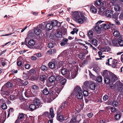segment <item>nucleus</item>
<instances>
[{"label": "nucleus", "instance_id": "79ce46f5", "mask_svg": "<svg viewBox=\"0 0 123 123\" xmlns=\"http://www.w3.org/2000/svg\"><path fill=\"white\" fill-rule=\"evenodd\" d=\"M5 86H6L7 88H9L12 87V83L8 82L6 83Z\"/></svg>", "mask_w": 123, "mask_h": 123}, {"label": "nucleus", "instance_id": "c03bdc74", "mask_svg": "<svg viewBox=\"0 0 123 123\" xmlns=\"http://www.w3.org/2000/svg\"><path fill=\"white\" fill-rule=\"evenodd\" d=\"M112 58H111L109 59H108L107 61V62H106V65H111V64H110V63H111V62H112Z\"/></svg>", "mask_w": 123, "mask_h": 123}, {"label": "nucleus", "instance_id": "3c124183", "mask_svg": "<svg viewBox=\"0 0 123 123\" xmlns=\"http://www.w3.org/2000/svg\"><path fill=\"white\" fill-rule=\"evenodd\" d=\"M76 119V118L75 117L73 118L70 121L69 123H78V121Z\"/></svg>", "mask_w": 123, "mask_h": 123}, {"label": "nucleus", "instance_id": "f704fd0d", "mask_svg": "<svg viewBox=\"0 0 123 123\" xmlns=\"http://www.w3.org/2000/svg\"><path fill=\"white\" fill-rule=\"evenodd\" d=\"M112 44L114 46H119L118 40L117 41L115 40H113L112 41Z\"/></svg>", "mask_w": 123, "mask_h": 123}, {"label": "nucleus", "instance_id": "ea45409f", "mask_svg": "<svg viewBox=\"0 0 123 123\" xmlns=\"http://www.w3.org/2000/svg\"><path fill=\"white\" fill-rule=\"evenodd\" d=\"M51 25L53 26H55L57 25V22L56 20H53L51 21Z\"/></svg>", "mask_w": 123, "mask_h": 123}, {"label": "nucleus", "instance_id": "09e8293b", "mask_svg": "<svg viewBox=\"0 0 123 123\" xmlns=\"http://www.w3.org/2000/svg\"><path fill=\"white\" fill-rule=\"evenodd\" d=\"M112 105L113 106L117 107L118 106L119 102L115 100L113 102Z\"/></svg>", "mask_w": 123, "mask_h": 123}, {"label": "nucleus", "instance_id": "680f3d73", "mask_svg": "<svg viewBox=\"0 0 123 123\" xmlns=\"http://www.w3.org/2000/svg\"><path fill=\"white\" fill-rule=\"evenodd\" d=\"M10 98L11 100H13L16 99V96L14 95H12L10 96Z\"/></svg>", "mask_w": 123, "mask_h": 123}, {"label": "nucleus", "instance_id": "f3484780", "mask_svg": "<svg viewBox=\"0 0 123 123\" xmlns=\"http://www.w3.org/2000/svg\"><path fill=\"white\" fill-rule=\"evenodd\" d=\"M56 52V50L55 49H50L48 50L46 53L47 54L52 55L55 53Z\"/></svg>", "mask_w": 123, "mask_h": 123}, {"label": "nucleus", "instance_id": "864d4df0", "mask_svg": "<svg viewBox=\"0 0 123 123\" xmlns=\"http://www.w3.org/2000/svg\"><path fill=\"white\" fill-rule=\"evenodd\" d=\"M41 68L42 70L44 71H46L48 69L47 67L44 65H42L41 67Z\"/></svg>", "mask_w": 123, "mask_h": 123}, {"label": "nucleus", "instance_id": "dca6fc26", "mask_svg": "<svg viewBox=\"0 0 123 123\" xmlns=\"http://www.w3.org/2000/svg\"><path fill=\"white\" fill-rule=\"evenodd\" d=\"M94 34L93 31L92 30H90L88 33L87 36L90 39L92 38Z\"/></svg>", "mask_w": 123, "mask_h": 123}, {"label": "nucleus", "instance_id": "7ed1b4c3", "mask_svg": "<svg viewBox=\"0 0 123 123\" xmlns=\"http://www.w3.org/2000/svg\"><path fill=\"white\" fill-rule=\"evenodd\" d=\"M49 113L48 112H46L44 113L43 115L46 117H47L49 119H50V117L52 118H53L54 117V111L53 109L52 108H50L49 110Z\"/></svg>", "mask_w": 123, "mask_h": 123}, {"label": "nucleus", "instance_id": "a18cd8bd", "mask_svg": "<svg viewBox=\"0 0 123 123\" xmlns=\"http://www.w3.org/2000/svg\"><path fill=\"white\" fill-rule=\"evenodd\" d=\"M121 117V115L120 114H117L115 115V118L116 120H118Z\"/></svg>", "mask_w": 123, "mask_h": 123}, {"label": "nucleus", "instance_id": "9d476101", "mask_svg": "<svg viewBox=\"0 0 123 123\" xmlns=\"http://www.w3.org/2000/svg\"><path fill=\"white\" fill-rule=\"evenodd\" d=\"M61 91V89L59 88H57L55 89V92L53 91V93L52 94V96H53L52 97H53L54 99L57 97Z\"/></svg>", "mask_w": 123, "mask_h": 123}, {"label": "nucleus", "instance_id": "f8f14e48", "mask_svg": "<svg viewBox=\"0 0 123 123\" xmlns=\"http://www.w3.org/2000/svg\"><path fill=\"white\" fill-rule=\"evenodd\" d=\"M86 18L84 16H81L80 18H79L78 20V23L80 24H81L86 21Z\"/></svg>", "mask_w": 123, "mask_h": 123}, {"label": "nucleus", "instance_id": "1a4fd4ad", "mask_svg": "<svg viewBox=\"0 0 123 123\" xmlns=\"http://www.w3.org/2000/svg\"><path fill=\"white\" fill-rule=\"evenodd\" d=\"M62 112H60L57 114V119L59 121H62L64 119V117L63 116Z\"/></svg>", "mask_w": 123, "mask_h": 123}, {"label": "nucleus", "instance_id": "473e14b6", "mask_svg": "<svg viewBox=\"0 0 123 123\" xmlns=\"http://www.w3.org/2000/svg\"><path fill=\"white\" fill-rule=\"evenodd\" d=\"M94 29L95 31L98 33H99V32L101 30V27L98 25L95 26Z\"/></svg>", "mask_w": 123, "mask_h": 123}, {"label": "nucleus", "instance_id": "2eb2a0df", "mask_svg": "<svg viewBox=\"0 0 123 123\" xmlns=\"http://www.w3.org/2000/svg\"><path fill=\"white\" fill-rule=\"evenodd\" d=\"M109 77L111 81L114 82H115L117 79L116 76L112 73H111Z\"/></svg>", "mask_w": 123, "mask_h": 123}, {"label": "nucleus", "instance_id": "6ab92c4d", "mask_svg": "<svg viewBox=\"0 0 123 123\" xmlns=\"http://www.w3.org/2000/svg\"><path fill=\"white\" fill-rule=\"evenodd\" d=\"M25 96L27 98L33 97V94L31 91H26L25 93Z\"/></svg>", "mask_w": 123, "mask_h": 123}, {"label": "nucleus", "instance_id": "4d7b16f0", "mask_svg": "<svg viewBox=\"0 0 123 123\" xmlns=\"http://www.w3.org/2000/svg\"><path fill=\"white\" fill-rule=\"evenodd\" d=\"M66 79H65V78H64L60 82L61 84L62 85H64L66 82Z\"/></svg>", "mask_w": 123, "mask_h": 123}, {"label": "nucleus", "instance_id": "412c9836", "mask_svg": "<svg viewBox=\"0 0 123 123\" xmlns=\"http://www.w3.org/2000/svg\"><path fill=\"white\" fill-rule=\"evenodd\" d=\"M24 114L23 113L20 114L18 117V119L17 120V121L20 122L22 121L24 119Z\"/></svg>", "mask_w": 123, "mask_h": 123}, {"label": "nucleus", "instance_id": "bf43d9fd", "mask_svg": "<svg viewBox=\"0 0 123 123\" xmlns=\"http://www.w3.org/2000/svg\"><path fill=\"white\" fill-rule=\"evenodd\" d=\"M99 10L101 12H104L105 11L106 9L104 7L102 6L100 8Z\"/></svg>", "mask_w": 123, "mask_h": 123}, {"label": "nucleus", "instance_id": "a19ab883", "mask_svg": "<svg viewBox=\"0 0 123 123\" xmlns=\"http://www.w3.org/2000/svg\"><path fill=\"white\" fill-rule=\"evenodd\" d=\"M63 78V77L60 75H58L56 76L55 80L57 81H59Z\"/></svg>", "mask_w": 123, "mask_h": 123}, {"label": "nucleus", "instance_id": "f03ea898", "mask_svg": "<svg viewBox=\"0 0 123 123\" xmlns=\"http://www.w3.org/2000/svg\"><path fill=\"white\" fill-rule=\"evenodd\" d=\"M10 91L9 89L5 87V85L2 87L0 91V94L4 97L8 96L10 95Z\"/></svg>", "mask_w": 123, "mask_h": 123}, {"label": "nucleus", "instance_id": "4be33fe9", "mask_svg": "<svg viewBox=\"0 0 123 123\" xmlns=\"http://www.w3.org/2000/svg\"><path fill=\"white\" fill-rule=\"evenodd\" d=\"M117 62V61L115 59L112 60V63L111 64L113 68H115L116 67Z\"/></svg>", "mask_w": 123, "mask_h": 123}, {"label": "nucleus", "instance_id": "37998d69", "mask_svg": "<svg viewBox=\"0 0 123 123\" xmlns=\"http://www.w3.org/2000/svg\"><path fill=\"white\" fill-rule=\"evenodd\" d=\"M34 32L37 35H39L41 32L40 30L38 28H37L34 30Z\"/></svg>", "mask_w": 123, "mask_h": 123}, {"label": "nucleus", "instance_id": "423d86ee", "mask_svg": "<svg viewBox=\"0 0 123 123\" xmlns=\"http://www.w3.org/2000/svg\"><path fill=\"white\" fill-rule=\"evenodd\" d=\"M51 88L48 89L46 87L43 90V93L45 95H48L49 94L52 96V94L53 93V91Z\"/></svg>", "mask_w": 123, "mask_h": 123}, {"label": "nucleus", "instance_id": "a878e982", "mask_svg": "<svg viewBox=\"0 0 123 123\" xmlns=\"http://www.w3.org/2000/svg\"><path fill=\"white\" fill-rule=\"evenodd\" d=\"M29 108L30 109V111H33L37 108V107L34 104H31L29 106Z\"/></svg>", "mask_w": 123, "mask_h": 123}, {"label": "nucleus", "instance_id": "4468645a", "mask_svg": "<svg viewBox=\"0 0 123 123\" xmlns=\"http://www.w3.org/2000/svg\"><path fill=\"white\" fill-rule=\"evenodd\" d=\"M56 61L53 62H50L49 63V68L51 69L55 68H56Z\"/></svg>", "mask_w": 123, "mask_h": 123}, {"label": "nucleus", "instance_id": "c756f323", "mask_svg": "<svg viewBox=\"0 0 123 123\" xmlns=\"http://www.w3.org/2000/svg\"><path fill=\"white\" fill-rule=\"evenodd\" d=\"M49 80L50 83H52L55 81V77L53 76H51L49 78Z\"/></svg>", "mask_w": 123, "mask_h": 123}, {"label": "nucleus", "instance_id": "13d9d810", "mask_svg": "<svg viewBox=\"0 0 123 123\" xmlns=\"http://www.w3.org/2000/svg\"><path fill=\"white\" fill-rule=\"evenodd\" d=\"M32 88L35 90H39V88L36 85H34L32 86Z\"/></svg>", "mask_w": 123, "mask_h": 123}, {"label": "nucleus", "instance_id": "338daca9", "mask_svg": "<svg viewBox=\"0 0 123 123\" xmlns=\"http://www.w3.org/2000/svg\"><path fill=\"white\" fill-rule=\"evenodd\" d=\"M54 45L53 43H51L49 44L48 45V47L50 48H51L53 47Z\"/></svg>", "mask_w": 123, "mask_h": 123}, {"label": "nucleus", "instance_id": "0e129e2a", "mask_svg": "<svg viewBox=\"0 0 123 123\" xmlns=\"http://www.w3.org/2000/svg\"><path fill=\"white\" fill-rule=\"evenodd\" d=\"M112 17L113 18L116 19H117L118 17V15L117 13H114V14L112 15Z\"/></svg>", "mask_w": 123, "mask_h": 123}, {"label": "nucleus", "instance_id": "20e7f679", "mask_svg": "<svg viewBox=\"0 0 123 123\" xmlns=\"http://www.w3.org/2000/svg\"><path fill=\"white\" fill-rule=\"evenodd\" d=\"M114 85L119 92H121L122 91L123 89V84L120 81H117L115 84Z\"/></svg>", "mask_w": 123, "mask_h": 123}, {"label": "nucleus", "instance_id": "603ef678", "mask_svg": "<svg viewBox=\"0 0 123 123\" xmlns=\"http://www.w3.org/2000/svg\"><path fill=\"white\" fill-rule=\"evenodd\" d=\"M1 108L3 110H5L7 108V106L6 104L4 103H2L1 106Z\"/></svg>", "mask_w": 123, "mask_h": 123}, {"label": "nucleus", "instance_id": "7c9ffc66", "mask_svg": "<svg viewBox=\"0 0 123 123\" xmlns=\"http://www.w3.org/2000/svg\"><path fill=\"white\" fill-rule=\"evenodd\" d=\"M62 33L59 31H57L55 33V35L57 37L61 38L62 37Z\"/></svg>", "mask_w": 123, "mask_h": 123}, {"label": "nucleus", "instance_id": "ddd939ff", "mask_svg": "<svg viewBox=\"0 0 123 123\" xmlns=\"http://www.w3.org/2000/svg\"><path fill=\"white\" fill-rule=\"evenodd\" d=\"M111 74L107 70H105L102 73V74L105 78L109 77V75L110 76Z\"/></svg>", "mask_w": 123, "mask_h": 123}, {"label": "nucleus", "instance_id": "393cba45", "mask_svg": "<svg viewBox=\"0 0 123 123\" xmlns=\"http://www.w3.org/2000/svg\"><path fill=\"white\" fill-rule=\"evenodd\" d=\"M53 28V26L51 25L50 23L47 24L45 28L48 31H49L51 30Z\"/></svg>", "mask_w": 123, "mask_h": 123}, {"label": "nucleus", "instance_id": "5701e85b", "mask_svg": "<svg viewBox=\"0 0 123 123\" xmlns=\"http://www.w3.org/2000/svg\"><path fill=\"white\" fill-rule=\"evenodd\" d=\"M118 44L120 46H123V35L122 36L120 39L118 40Z\"/></svg>", "mask_w": 123, "mask_h": 123}, {"label": "nucleus", "instance_id": "c9c22d12", "mask_svg": "<svg viewBox=\"0 0 123 123\" xmlns=\"http://www.w3.org/2000/svg\"><path fill=\"white\" fill-rule=\"evenodd\" d=\"M46 76L44 75H41L40 76V80L43 82H44V81L46 79Z\"/></svg>", "mask_w": 123, "mask_h": 123}, {"label": "nucleus", "instance_id": "8fccbe9b", "mask_svg": "<svg viewBox=\"0 0 123 123\" xmlns=\"http://www.w3.org/2000/svg\"><path fill=\"white\" fill-rule=\"evenodd\" d=\"M89 82L86 81L84 83L83 86L85 88L89 86Z\"/></svg>", "mask_w": 123, "mask_h": 123}, {"label": "nucleus", "instance_id": "49530a36", "mask_svg": "<svg viewBox=\"0 0 123 123\" xmlns=\"http://www.w3.org/2000/svg\"><path fill=\"white\" fill-rule=\"evenodd\" d=\"M17 81L18 82L19 85L22 86H23L24 81L21 80V79H17Z\"/></svg>", "mask_w": 123, "mask_h": 123}, {"label": "nucleus", "instance_id": "c85d7f7f", "mask_svg": "<svg viewBox=\"0 0 123 123\" xmlns=\"http://www.w3.org/2000/svg\"><path fill=\"white\" fill-rule=\"evenodd\" d=\"M89 87L91 89L94 90L96 87L95 84L93 82H92L90 84Z\"/></svg>", "mask_w": 123, "mask_h": 123}, {"label": "nucleus", "instance_id": "aec40b11", "mask_svg": "<svg viewBox=\"0 0 123 123\" xmlns=\"http://www.w3.org/2000/svg\"><path fill=\"white\" fill-rule=\"evenodd\" d=\"M35 42L34 40L33 39H31L28 41V46L29 48H30V46H33L35 44Z\"/></svg>", "mask_w": 123, "mask_h": 123}, {"label": "nucleus", "instance_id": "e2e57ef3", "mask_svg": "<svg viewBox=\"0 0 123 123\" xmlns=\"http://www.w3.org/2000/svg\"><path fill=\"white\" fill-rule=\"evenodd\" d=\"M111 112L113 113H114L116 111V109L115 107H111L110 109Z\"/></svg>", "mask_w": 123, "mask_h": 123}, {"label": "nucleus", "instance_id": "58836bf2", "mask_svg": "<svg viewBox=\"0 0 123 123\" xmlns=\"http://www.w3.org/2000/svg\"><path fill=\"white\" fill-rule=\"evenodd\" d=\"M119 0H111V2L114 5L119 3Z\"/></svg>", "mask_w": 123, "mask_h": 123}, {"label": "nucleus", "instance_id": "2f4dec72", "mask_svg": "<svg viewBox=\"0 0 123 123\" xmlns=\"http://www.w3.org/2000/svg\"><path fill=\"white\" fill-rule=\"evenodd\" d=\"M91 43L93 45L96 46L97 45L98 41L96 39L93 38L92 39L91 41Z\"/></svg>", "mask_w": 123, "mask_h": 123}, {"label": "nucleus", "instance_id": "bb28decb", "mask_svg": "<svg viewBox=\"0 0 123 123\" xmlns=\"http://www.w3.org/2000/svg\"><path fill=\"white\" fill-rule=\"evenodd\" d=\"M105 15L107 17L111 18L112 15V13H111V11L110 10H108L107 11L105 12Z\"/></svg>", "mask_w": 123, "mask_h": 123}, {"label": "nucleus", "instance_id": "052dcab7", "mask_svg": "<svg viewBox=\"0 0 123 123\" xmlns=\"http://www.w3.org/2000/svg\"><path fill=\"white\" fill-rule=\"evenodd\" d=\"M28 106L29 105H28L27 103L24 104L22 105L23 108V109H27Z\"/></svg>", "mask_w": 123, "mask_h": 123}, {"label": "nucleus", "instance_id": "b1692460", "mask_svg": "<svg viewBox=\"0 0 123 123\" xmlns=\"http://www.w3.org/2000/svg\"><path fill=\"white\" fill-rule=\"evenodd\" d=\"M75 94L76 95V97L78 99H82L83 95L82 92Z\"/></svg>", "mask_w": 123, "mask_h": 123}, {"label": "nucleus", "instance_id": "a211bd4d", "mask_svg": "<svg viewBox=\"0 0 123 123\" xmlns=\"http://www.w3.org/2000/svg\"><path fill=\"white\" fill-rule=\"evenodd\" d=\"M119 4L118 3L114 5V9L116 11L120 12L121 10V8L119 5Z\"/></svg>", "mask_w": 123, "mask_h": 123}, {"label": "nucleus", "instance_id": "0eeeda50", "mask_svg": "<svg viewBox=\"0 0 123 123\" xmlns=\"http://www.w3.org/2000/svg\"><path fill=\"white\" fill-rule=\"evenodd\" d=\"M72 18L74 20H77L80 17L79 12L77 11L73 12L72 13Z\"/></svg>", "mask_w": 123, "mask_h": 123}, {"label": "nucleus", "instance_id": "69168bd1", "mask_svg": "<svg viewBox=\"0 0 123 123\" xmlns=\"http://www.w3.org/2000/svg\"><path fill=\"white\" fill-rule=\"evenodd\" d=\"M83 93L84 96H87L88 95V92L86 90H84L83 92Z\"/></svg>", "mask_w": 123, "mask_h": 123}, {"label": "nucleus", "instance_id": "cd10ccee", "mask_svg": "<svg viewBox=\"0 0 123 123\" xmlns=\"http://www.w3.org/2000/svg\"><path fill=\"white\" fill-rule=\"evenodd\" d=\"M90 11L92 13H95L97 12V9L95 7L93 6H92L90 8Z\"/></svg>", "mask_w": 123, "mask_h": 123}, {"label": "nucleus", "instance_id": "e433bc0d", "mask_svg": "<svg viewBox=\"0 0 123 123\" xmlns=\"http://www.w3.org/2000/svg\"><path fill=\"white\" fill-rule=\"evenodd\" d=\"M104 82L106 84H109L111 81V79L109 77L105 78Z\"/></svg>", "mask_w": 123, "mask_h": 123}, {"label": "nucleus", "instance_id": "39448f33", "mask_svg": "<svg viewBox=\"0 0 123 123\" xmlns=\"http://www.w3.org/2000/svg\"><path fill=\"white\" fill-rule=\"evenodd\" d=\"M102 28H104L105 29H108L110 27H115V24H112L111 23H110L109 24L106 23H103L100 25Z\"/></svg>", "mask_w": 123, "mask_h": 123}, {"label": "nucleus", "instance_id": "774afa93", "mask_svg": "<svg viewBox=\"0 0 123 123\" xmlns=\"http://www.w3.org/2000/svg\"><path fill=\"white\" fill-rule=\"evenodd\" d=\"M106 121L104 119H101L100 120L99 123H106Z\"/></svg>", "mask_w": 123, "mask_h": 123}, {"label": "nucleus", "instance_id": "5fc2aeb1", "mask_svg": "<svg viewBox=\"0 0 123 123\" xmlns=\"http://www.w3.org/2000/svg\"><path fill=\"white\" fill-rule=\"evenodd\" d=\"M96 79L98 82H101L102 80V77L101 76H98L97 77Z\"/></svg>", "mask_w": 123, "mask_h": 123}, {"label": "nucleus", "instance_id": "72a5a7b5", "mask_svg": "<svg viewBox=\"0 0 123 123\" xmlns=\"http://www.w3.org/2000/svg\"><path fill=\"white\" fill-rule=\"evenodd\" d=\"M55 63L56 65V67H57V69H58L62 67V64L59 62H56V61Z\"/></svg>", "mask_w": 123, "mask_h": 123}, {"label": "nucleus", "instance_id": "4c0bfd02", "mask_svg": "<svg viewBox=\"0 0 123 123\" xmlns=\"http://www.w3.org/2000/svg\"><path fill=\"white\" fill-rule=\"evenodd\" d=\"M68 103L66 101H65L62 103L61 105V109H63L66 106V105H68Z\"/></svg>", "mask_w": 123, "mask_h": 123}, {"label": "nucleus", "instance_id": "6e6552de", "mask_svg": "<svg viewBox=\"0 0 123 123\" xmlns=\"http://www.w3.org/2000/svg\"><path fill=\"white\" fill-rule=\"evenodd\" d=\"M34 104L38 108L41 105V101L40 99L37 98H36L33 101Z\"/></svg>", "mask_w": 123, "mask_h": 123}, {"label": "nucleus", "instance_id": "de8ad7c7", "mask_svg": "<svg viewBox=\"0 0 123 123\" xmlns=\"http://www.w3.org/2000/svg\"><path fill=\"white\" fill-rule=\"evenodd\" d=\"M114 36L115 37H118L120 35L119 32L117 31H115L113 32Z\"/></svg>", "mask_w": 123, "mask_h": 123}, {"label": "nucleus", "instance_id": "6e6d98bb", "mask_svg": "<svg viewBox=\"0 0 123 123\" xmlns=\"http://www.w3.org/2000/svg\"><path fill=\"white\" fill-rule=\"evenodd\" d=\"M78 108L79 110H80L82 109L83 107V104H79L78 105Z\"/></svg>", "mask_w": 123, "mask_h": 123}, {"label": "nucleus", "instance_id": "9b49d317", "mask_svg": "<svg viewBox=\"0 0 123 123\" xmlns=\"http://www.w3.org/2000/svg\"><path fill=\"white\" fill-rule=\"evenodd\" d=\"M82 90L80 87L78 86L75 87L74 90V92L75 94L82 92Z\"/></svg>", "mask_w": 123, "mask_h": 123}, {"label": "nucleus", "instance_id": "f257e3e1", "mask_svg": "<svg viewBox=\"0 0 123 123\" xmlns=\"http://www.w3.org/2000/svg\"><path fill=\"white\" fill-rule=\"evenodd\" d=\"M61 73L63 75H66L65 77L67 79H72L74 78L76 76L74 72H72L71 71H68L65 68H62L61 69Z\"/></svg>", "mask_w": 123, "mask_h": 123}]
</instances>
